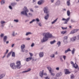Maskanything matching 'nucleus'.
<instances>
[{
    "mask_svg": "<svg viewBox=\"0 0 79 79\" xmlns=\"http://www.w3.org/2000/svg\"><path fill=\"white\" fill-rule=\"evenodd\" d=\"M43 75H44V76H46V75H47V73H43Z\"/></svg>",
    "mask_w": 79,
    "mask_h": 79,
    "instance_id": "nucleus-62",
    "label": "nucleus"
},
{
    "mask_svg": "<svg viewBox=\"0 0 79 79\" xmlns=\"http://www.w3.org/2000/svg\"><path fill=\"white\" fill-rule=\"evenodd\" d=\"M29 54L30 55L31 57H32V56H33V54L31 53H29Z\"/></svg>",
    "mask_w": 79,
    "mask_h": 79,
    "instance_id": "nucleus-49",
    "label": "nucleus"
},
{
    "mask_svg": "<svg viewBox=\"0 0 79 79\" xmlns=\"http://www.w3.org/2000/svg\"><path fill=\"white\" fill-rule=\"evenodd\" d=\"M34 43H32L31 45V47H34Z\"/></svg>",
    "mask_w": 79,
    "mask_h": 79,
    "instance_id": "nucleus-50",
    "label": "nucleus"
},
{
    "mask_svg": "<svg viewBox=\"0 0 79 79\" xmlns=\"http://www.w3.org/2000/svg\"><path fill=\"white\" fill-rule=\"evenodd\" d=\"M28 15L30 16H32V14L31 13H29Z\"/></svg>",
    "mask_w": 79,
    "mask_h": 79,
    "instance_id": "nucleus-56",
    "label": "nucleus"
},
{
    "mask_svg": "<svg viewBox=\"0 0 79 79\" xmlns=\"http://www.w3.org/2000/svg\"><path fill=\"white\" fill-rule=\"evenodd\" d=\"M56 5H60V1L58 0L55 3Z\"/></svg>",
    "mask_w": 79,
    "mask_h": 79,
    "instance_id": "nucleus-19",
    "label": "nucleus"
},
{
    "mask_svg": "<svg viewBox=\"0 0 79 79\" xmlns=\"http://www.w3.org/2000/svg\"><path fill=\"white\" fill-rule=\"evenodd\" d=\"M76 40H79V35H77L76 37Z\"/></svg>",
    "mask_w": 79,
    "mask_h": 79,
    "instance_id": "nucleus-43",
    "label": "nucleus"
},
{
    "mask_svg": "<svg viewBox=\"0 0 79 79\" xmlns=\"http://www.w3.org/2000/svg\"><path fill=\"white\" fill-rule=\"evenodd\" d=\"M44 12L46 14H49V11H48V7H45L44 9Z\"/></svg>",
    "mask_w": 79,
    "mask_h": 79,
    "instance_id": "nucleus-7",
    "label": "nucleus"
},
{
    "mask_svg": "<svg viewBox=\"0 0 79 79\" xmlns=\"http://www.w3.org/2000/svg\"><path fill=\"white\" fill-rule=\"evenodd\" d=\"M6 40H7V36H5L3 38V40L4 42H5Z\"/></svg>",
    "mask_w": 79,
    "mask_h": 79,
    "instance_id": "nucleus-20",
    "label": "nucleus"
},
{
    "mask_svg": "<svg viewBox=\"0 0 79 79\" xmlns=\"http://www.w3.org/2000/svg\"><path fill=\"white\" fill-rule=\"evenodd\" d=\"M31 38H27L25 39L26 40H30Z\"/></svg>",
    "mask_w": 79,
    "mask_h": 79,
    "instance_id": "nucleus-40",
    "label": "nucleus"
},
{
    "mask_svg": "<svg viewBox=\"0 0 79 79\" xmlns=\"http://www.w3.org/2000/svg\"><path fill=\"white\" fill-rule=\"evenodd\" d=\"M46 79H50V78H49L48 77H45Z\"/></svg>",
    "mask_w": 79,
    "mask_h": 79,
    "instance_id": "nucleus-64",
    "label": "nucleus"
},
{
    "mask_svg": "<svg viewBox=\"0 0 79 79\" xmlns=\"http://www.w3.org/2000/svg\"><path fill=\"white\" fill-rule=\"evenodd\" d=\"M46 15H47L45 17L44 19H45L47 20L48 18L49 15H48V14H46Z\"/></svg>",
    "mask_w": 79,
    "mask_h": 79,
    "instance_id": "nucleus-21",
    "label": "nucleus"
},
{
    "mask_svg": "<svg viewBox=\"0 0 79 79\" xmlns=\"http://www.w3.org/2000/svg\"><path fill=\"white\" fill-rule=\"evenodd\" d=\"M5 3V0H2L1 2V3L2 5H3V4H4Z\"/></svg>",
    "mask_w": 79,
    "mask_h": 79,
    "instance_id": "nucleus-30",
    "label": "nucleus"
},
{
    "mask_svg": "<svg viewBox=\"0 0 79 79\" xmlns=\"http://www.w3.org/2000/svg\"><path fill=\"white\" fill-rule=\"evenodd\" d=\"M9 9H10V10H12V9H13V8L11 6H9Z\"/></svg>",
    "mask_w": 79,
    "mask_h": 79,
    "instance_id": "nucleus-45",
    "label": "nucleus"
},
{
    "mask_svg": "<svg viewBox=\"0 0 79 79\" xmlns=\"http://www.w3.org/2000/svg\"><path fill=\"white\" fill-rule=\"evenodd\" d=\"M71 22L72 23H74V20H71Z\"/></svg>",
    "mask_w": 79,
    "mask_h": 79,
    "instance_id": "nucleus-61",
    "label": "nucleus"
},
{
    "mask_svg": "<svg viewBox=\"0 0 79 79\" xmlns=\"http://www.w3.org/2000/svg\"><path fill=\"white\" fill-rule=\"evenodd\" d=\"M63 42L64 44H68V41L66 40H63Z\"/></svg>",
    "mask_w": 79,
    "mask_h": 79,
    "instance_id": "nucleus-27",
    "label": "nucleus"
},
{
    "mask_svg": "<svg viewBox=\"0 0 79 79\" xmlns=\"http://www.w3.org/2000/svg\"><path fill=\"white\" fill-rule=\"evenodd\" d=\"M60 60L61 61H63V59H62L61 58H60Z\"/></svg>",
    "mask_w": 79,
    "mask_h": 79,
    "instance_id": "nucleus-63",
    "label": "nucleus"
},
{
    "mask_svg": "<svg viewBox=\"0 0 79 79\" xmlns=\"http://www.w3.org/2000/svg\"><path fill=\"white\" fill-rule=\"evenodd\" d=\"M67 4L68 6H69L70 5V1H67Z\"/></svg>",
    "mask_w": 79,
    "mask_h": 79,
    "instance_id": "nucleus-36",
    "label": "nucleus"
},
{
    "mask_svg": "<svg viewBox=\"0 0 79 79\" xmlns=\"http://www.w3.org/2000/svg\"><path fill=\"white\" fill-rule=\"evenodd\" d=\"M64 40H67V39H68V37L67 36H64Z\"/></svg>",
    "mask_w": 79,
    "mask_h": 79,
    "instance_id": "nucleus-41",
    "label": "nucleus"
},
{
    "mask_svg": "<svg viewBox=\"0 0 79 79\" xmlns=\"http://www.w3.org/2000/svg\"><path fill=\"white\" fill-rule=\"evenodd\" d=\"M50 57H51V58H55V54H51L50 56Z\"/></svg>",
    "mask_w": 79,
    "mask_h": 79,
    "instance_id": "nucleus-23",
    "label": "nucleus"
},
{
    "mask_svg": "<svg viewBox=\"0 0 79 79\" xmlns=\"http://www.w3.org/2000/svg\"><path fill=\"white\" fill-rule=\"evenodd\" d=\"M32 59V57H28L26 58L25 59V60L27 62H28V61H30V60H31Z\"/></svg>",
    "mask_w": 79,
    "mask_h": 79,
    "instance_id": "nucleus-13",
    "label": "nucleus"
},
{
    "mask_svg": "<svg viewBox=\"0 0 79 79\" xmlns=\"http://www.w3.org/2000/svg\"><path fill=\"white\" fill-rule=\"evenodd\" d=\"M71 79H73L74 78V76L73 75H72L71 76Z\"/></svg>",
    "mask_w": 79,
    "mask_h": 79,
    "instance_id": "nucleus-44",
    "label": "nucleus"
},
{
    "mask_svg": "<svg viewBox=\"0 0 79 79\" xmlns=\"http://www.w3.org/2000/svg\"><path fill=\"white\" fill-rule=\"evenodd\" d=\"M12 52L11 51L8 54L7 56V58H9V57H10V55H11V53H12Z\"/></svg>",
    "mask_w": 79,
    "mask_h": 79,
    "instance_id": "nucleus-26",
    "label": "nucleus"
},
{
    "mask_svg": "<svg viewBox=\"0 0 79 79\" xmlns=\"http://www.w3.org/2000/svg\"><path fill=\"white\" fill-rule=\"evenodd\" d=\"M16 35H18V33H17V32H16L15 31L13 32L12 33V35L13 36H16Z\"/></svg>",
    "mask_w": 79,
    "mask_h": 79,
    "instance_id": "nucleus-17",
    "label": "nucleus"
},
{
    "mask_svg": "<svg viewBox=\"0 0 79 79\" xmlns=\"http://www.w3.org/2000/svg\"><path fill=\"white\" fill-rule=\"evenodd\" d=\"M44 52H40L39 54V56L40 58H42L44 56Z\"/></svg>",
    "mask_w": 79,
    "mask_h": 79,
    "instance_id": "nucleus-15",
    "label": "nucleus"
},
{
    "mask_svg": "<svg viewBox=\"0 0 79 79\" xmlns=\"http://www.w3.org/2000/svg\"><path fill=\"white\" fill-rule=\"evenodd\" d=\"M27 71H23L22 72V73H27Z\"/></svg>",
    "mask_w": 79,
    "mask_h": 79,
    "instance_id": "nucleus-57",
    "label": "nucleus"
},
{
    "mask_svg": "<svg viewBox=\"0 0 79 79\" xmlns=\"http://www.w3.org/2000/svg\"><path fill=\"white\" fill-rule=\"evenodd\" d=\"M63 58L64 60H66V56H63Z\"/></svg>",
    "mask_w": 79,
    "mask_h": 79,
    "instance_id": "nucleus-46",
    "label": "nucleus"
},
{
    "mask_svg": "<svg viewBox=\"0 0 79 79\" xmlns=\"http://www.w3.org/2000/svg\"><path fill=\"white\" fill-rule=\"evenodd\" d=\"M31 70V69H27V72H29V71H30Z\"/></svg>",
    "mask_w": 79,
    "mask_h": 79,
    "instance_id": "nucleus-54",
    "label": "nucleus"
},
{
    "mask_svg": "<svg viewBox=\"0 0 79 79\" xmlns=\"http://www.w3.org/2000/svg\"><path fill=\"white\" fill-rule=\"evenodd\" d=\"M66 33V31H63L61 32V34H64L65 33Z\"/></svg>",
    "mask_w": 79,
    "mask_h": 79,
    "instance_id": "nucleus-35",
    "label": "nucleus"
},
{
    "mask_svg": "<svg viewBox=\"0 0 79 79\" xmlns=\"http://www.w3.org/2000/svg\"><path fill=\"white\" fill-rule=\"evenodd\" d=\"M64 71L65 74H69L71 73V72L69 71L68 69H65Z\"/></svg>",
    "mask_w": 79,
    "mask_h": 79,
    "instance_id": "nucleus-10",
    "label": "nucleus"
},
{
    "mask_svg": "<svg viewBox=\"0 0 79 79\" xmlns=\"http://www.w3.org/2000/svg\"><path fill=\"white\" fill-rule=\"evenodd\" d=\"M16 64H17L16 67L17 69H20L21 68V61H18L16 62Z\"/></svg>",
    "mask_w": 79,
    "mask_h": 79,
    "instance_id": "nucleus-3",
    "label": "nucleus"
},
{
    "mask_svg": "<svg viewBox=\"0 0 79 79\" xmlns=\"http://www.w3.org/2000/svg\"><path fill=\"white\" fill-rule=\"evenodd\" d=\"M35 21V19H33L30 22V24L32 23L33 22H34Z\"/></svg>",
    "mask_w": 79,
    "mask_h": 79,
    "instance_id": "nucleus-39",
    "label": "nucleus"
},
{
    "mask_svg": "<svg viewBox=\"0 0 79 79\" xmlns=\"http://www.w3.org/2000/svg\"><path fill=\"white\" fill-rule=\"evenodd\" d=\"M71 51V50H70V49L68 48L67 50H66L65 51V53H68V52H70Z\"/></svg>",
    "mask_w": 79,
    "mask_h": 79,
    "instance_id": "nucleus-29",
    "label": "nucleus"
},
{
    "mask_svg": "<svg viewBox=\"0 0 79 79\" xmlns=\"http://www.w3.org/2000/svg\"><path fill=\"white\" fill-rule=\"evenodd\" d=\"M62 75V73L61 72H59L56 74V76L57 77H60V76H61Z\"/></svg>",
    "mask_w": 79,
    "mask_h": 79,
    "instance_id": "nucleus-16",
    "label": "nucleus"
},
{
    "mask_svg": "<svg viewBox=\"0 0 79 79\" xmlns=\"http://www.w3.org/2000/svg\"><path fill=\"white\" fill-rule=\"evenodd\" d=\"M43 35L44 37L43 38V39L41 40V42L42 43L47 41L48 39H54L55 38V36L52 35V34L49 32L44 33H43Z\"/></svg>",
    "mask_w": 79,
    "mask_h": 79,
    "instance_id": "nucleus-1",
    "label": "nucleus"
},
{
    "mask_svg": "<svg viewBox=\"0 0 79 79\" xmlns=\"http://www.w3.org/2000/svg\"><path fill=\"white\" fill-rule=\"evenodd\" d=\"M44 74V70L40 71V76L41 77H43V75Z\"/></svg>",
    "mask_w": 79,
    "mask_h": 79,
    "instance_id": "nucleus-14",
    "label": "nucleus"
},
{
    "mask_svg": "<svg viewBox=\"0 0 79 79\" xmlns=\"http://www.w3.org/2000/svg\"><path fill=\"white\" fill-rule=\"evenodd\" d=\"M12 56H13V57H15V53L14 52H12Z\"/></svg>",
    "mask_w": 79,
    "mask_h": 79,
    "instance_id": "nucleus-31",
    "label": "nucleus"
},
{
    "mask_svg": "<svg viewBox=\"0 0 79 79\" xmlns=\"http://www.w3.org/2000/svg\"><path fill=\"white\" fill-rule=\"evenodd\" d=\"M0 23L2 27H4V26H5V23H6V22L2 20L1 21Z\"/></svg>",
    "mask_w": 79,
    "mask_h": 79,
    "instance_id": "nucleus-9",
    "label": "nucleus"
},
{
    "mask_svg": "<svg viewBox=\"0 0 79 79\" xmlns=\"http://www.w3.org/2000/svg\"><path fill=\"white\" fill-rule=\"evenodd\" d=\"M57 19H56L55 20L53 21L52 23V24L55 23H56V21H57Z\"/></svg>",
    "mask_w": 79,
    "mask_h": 79,
    "instance_id": "nucleus-34",
    "label": "nucleus"
},
{
    "mask_svg": "<svg viewBox=\"0 0 79 79\" xmlns=\"http://www.w3.org/2000/svg\"><path fill=\"white\" fill-rule=\"evenodd\" d=\"M47 68L49 70L50 73L52 72V69L50 67H47Z\"/></svg>",
    "mask_w": 79,
    "mask_h": 79,
    "instance_id": "nucleus-22",
    "label": "nucleus"
},
{
    "mask_svg": "<svg viewBox=\"0 0 79 79\" xmlns=\"http://www.w3.org/2000/svg\"><path fill=\"white\" fill-rule=\"evenodd\" d=\"M24 8H25L24 10L22 11L21 12V14L22 15H25V16H27V13L29 12V10L27 9V7L26 6H25Z\"/></svg>",
    "mask_w": 79,
    "mask_h": 79,
    "instance_id": "nucleus-2",
    "label": "nucleus"
},
{
    "mask_svg": "<svg viewBox=\"0 0 79 79\" xmlns=\"http://www.w3.org/2000/svg\"><path fill=\"white\" fill-rule=\"evenodd\" d=\"M56 70H57V71H58L60 69V67H57L56 68Z\"/></svg>",
    "mask_w": 79,
    "mask_h": 79,
    "instance_id": "nucleus-53",
    "label": "nucleus"
},
{
    "mask_svg": "<svg viewBox=\"0 0 79 79\" xmlns=\"http://www.w3.org/2000/svg\"><path fill=\"white\" fill-rule=\"evenodd\" d=\"M15 46V44H12V47H13Z\"/></svg>",
    "mask_w": 79,
    "mask_h": 79,
    "instance_id": "nucleus-59",
    "label": "nucleus"
},
{
    "mask_svg": "<svg viewBox=\"0 0 79 79\" xmlns=\"http://www.w3.org/2000/svg\"><path fill=\"white\" fill-rule=\"evenodd\" d=\"M10 66L11 67L12 69H15L16 68V66L15 65V64L14 63H11L10 64Z\"/></svg>",
    "mask_w": 79,
    "mask_h": 79,
    "instance_id": "nucleus-4",
    "label": "nucleus"
},
{
    "mask_svg": "<svg viewBox=\"0 0 79 79\" xmlns=\"http://www.w3.org/2000/svg\"><path fill=\"white\" fill-rule=\"evenodd\" d=\"M35 21H36L37 22H39V21L40 20H39V19L38 18H36V19Z\"/></svg>",
    "mask_w": 79,
    "mask_h": 79,
    "instance_id": "nucleus-47",
    "label": "nucleus"
},
{
    "mask_svg": "<svg viewBox=\"0 0 79 79\" xmlns=\"http://www.w3.org/2000/svg\"><path fill=\"white\" fill-rule=\"evenodd\" d=\"M25 48V45L24 44H23L21 45V48L22 51L23 52H24V49Z\"/></svg>",
    "mask_w": 79,
    "mask_h": 79,
    "instance_id": "nucleus-11",
    "label": "nucleus"
},
{
    "mask_svg": "<svg viewBox=\"0 0 79 79\" xmlns=\"http://www.w3.org/2000/svg\"><path fill=\"white\" fill-rule=\"evenodd\" d=\"M57 44L58 45V47H60V45H61V42H60V41H58Z\"/></svg>",
    "mask_w": 79,
    "mask_h": 79,
    "instance_id": "nucleus-32",
    "label": "nucleus"
},
{
    "mask_svg": "<svg viewBox=\"0 0 79 79\" xmlns=\"http://www.w3.org/2000/svg\"><path fill=\"white\" fill-rule=\"evenodd\" d=\"M76 40V36H74L70 38V42H73Z\"/></svg>",
    "mask_w": 79,
    "mask_h": 79,
    "instance_id": "nucleus-5",
    "label": "nucleus"
},
{
    "mask_svg": "<svg viewBox=\"0 0 79 79\" xmlns=\"http://www.w3.org/2000/svg\"><path fill=\"white\" fill-rule=\"evenodd\" d=\"M71 64L73 65V66L74 65V62H73V61H71Z\"/></svg>",
    "mask_w": 79,
    "mask_h": 79,
    "instance_id": "nucleus-52",
    "label": "nucleus"
},
{
    "mask_svg": "<svg viewBox=\"0 0 79 79\" xmlns=\"http://www.w3.org/2000/svg\"><path fill=\"white\" fill-rule=\"evenodd\" d=\"M67 15L68 16H69L70 15V11L69 10H68L67 12Z\"/></svg>",
    "mask_w": 79,
    "mask_h": 79,
    "instance_id": "nucleus-33",
    "label": "nucleus"
},
{
    "mask_svg": "<svg viewBox=\"0 0 79 79\" xmlns=\"http://www.w3.org/2000/svg\"><path fill=\"white\" fill-rule=\"evenodd\" d=\"M50 73L51 76H54L55 75V73H52V72H51Z\"/></svg>",
    "mask_w": 79,
    "mask_h": 79,
    "instance_id": "nucleus-37",
    "label": "nucleus"
},
{
    "mask_svg": "<svg viewBox=\"0 0 79 79\" xmlns=\"http://www.w3.org/2000/svg\"><path fill=\"white\" fill-rule=\"evenodd\" d=\"M16 4V3H13L11 4V5L13 6H15Z\"/></svg>",
    "mask_w": 79,
    "mask_h": 79,
    "instance_id": "nucleus-28",
    "label": "nucleus"
},
{
    "mask_svg": "<svg viewBox=\"0 0 79 79\" xmlns=\"http://www.w3.org/2000/svg\"><path fill=\"white\" fill-rule=\"evenodd\" d=\"M51 1L52 3H53L54 2V0H51Z\"/></svg>",
    "mask_w": 79,
    "mask_h": 79,
    "instance_id": "nucleus-58",
    "label": "nucleus"
},
{
    "mask_svg": "<svg viewBox=\"0 0 79 79\" xmlns=\"http://www.w3.org/2000/svg\"><path fill=\"white\" fill-rule=\"evenodd\" d=\"M56 42V41L55 40H54L53 41H51L50 43L51 45H52V44H54Z\"/></svg>",
    "mask_w": 79,
    "mask_h": 79,
    "instance_id": "nucleus-25",
    "label": "nucleus"
},
{
    "mask_svg": "<svg viewBox=\"0 0 79 79\" xmlns=\"http://www.w3.org/2000/svg\"><path fill=\"white\" fill-rule=\"evenodd\" d=\"M75 52V50H74V49L72 51V54H74V52Z\"/></svg>",
    "mask_w": 79,
    "mask_h": 79,
    "instance_id": "nucleus-42",
    "label": "nucleus"
},
{
    "mask_svg": "<svg viewBox=\"0 0 79 79\" xmlns=\"http://www.w3.org/2000/svg\"><path fill=\"white\" fill-rule=\"evenodd\" d=\"M38 24H39V26L41 27L42 26V24L41 23H38Z\"/></svg>",
    "mask_w": 79,
    "mask_h": 79,
    "instance_id": "nucleus-55",
    "label": "nucleus"
},
{
    "mask_svg": "<svg viewBox=\"0 0 79 79\" xmlns=\"http://www.w3.org/2000/svg\"><path fill=\"white\" fill-rule=\"evenodd\" d=\"M32 34V33H31L30 32H28L26 33L25 35L27 36V35H31Z\"/></svg>",
    "mask_w": 79,
    "mask_h": 79,
    "instance_id": "nucleus-18",
    "label": "nucleus"
},
{
    "mask_svg": "<svg viewBox=\"0 0 79 79\" xmlns=\"http://www.w3.org/2000/svg\"><path fill=\"white\" fill-rule=\"evenodd\" d=\"M61 28L62 29L64 30V29H67V27H62Z\"/></svg>",
    "mask_w": 79,
    "mask_h": 79,
    "instance_id": "nucleus-51",
    "label": "nucleus"
},
{
    "mask_svg": "<svg viewBox=\"0 0 79 79\" xmlns=\"http://www.w3.org/2000/svg\"><path fill=\"white\" fill-rule=\"evenodd\" d=\"M69 19H70V17H69L67 19H65L64 18L62 19V20L63 21H65L64 23V24H67L68 23V22L69 21Z\"/></svg>",
    "mask_w": 79,
    "mask_h": 79,
    "instance_id": "nucleus-6",
    "label": "nucleus"
},
{
    "mask_svg": "<svg viewBox=\"0 0 79 79\" xmlns=\"http://www.w3.org/2000/svg\"><path fill=\"white\" fill-rule=\"evenodd\" d=\"M54 54H55V55H57L58 54V52H56L54 53Z\"/></svg>",
    "mask_w": 79,
    "mask_h": 79,
    "instance_id": "nucleus-60",
    "label": "nucleus"
},
{
    "mask_svg": "<svg viewBox=\"0 0 79 79\" xmlns=\"http://www.w3.org/2000/svg\"><path fill=\"white\" fill-rule=\"evenodd\" d=\"M79 31V29H75L71 31L70 32V34H73L74 33H76L77 32Z\"/></svg>",
    "mask_w": 79,
    "mask_h": 79,
    "instance_id": "nucleus-8",
    "label": "nucleus"
},
{
    "mask_svg": "<svg viewBox=\"0 0 79 79\" xmlns=\"http://www.w3.org/2000/svg\"><path fill=\"white\" fill-rule=\"evenodd\" d=\"M45 2V1L44 0H40L38 2V5H42V3H44Z\"/></svg>",
    "mask_w": 79,
    "mask_h": 79,
    "instance_id": "nucleus-12",
    "label": "nucleus"
},
{
    "mask_svg": "<svg viewBox=\"0 0 79 79\" xmlns=\"http://www.w3.org/2000/svg\"><path fill=\"white\" fill-rule=\"evenodd\" d=\"M14 22H15V23H18V22H19V20H18V19H14Z\"/></svg>",
    "mask_w": 79,
    "mask_h": 79,
    "instance_id": "nucleus-38",
    "label": "nucleus"
},
{
    "mask_svg": "<svg viewBox=\"0 0 79 79\" xmlns=\"http://www.w3.org/2000/svg\"><path fill=\"white\" fill-rule=\"evenodd\" d=\"M4 35H4V34L3 33L1 35V37H3Z\"/></svg>",
    "mask_w": 79,
    "mask_h": 79,
    "instance_id": "nucleus-48",
    "label": "nucleus"
},
{
    "mask_svg": "<svg viewBox=\"0 0 79 79\" xmlns=\"http://www.w3.org/2000/svg\"><path fill=\"white\" fill-rule=\"evenodd\" d=\"M73 66L76 69L78 68V66H77V65L76 64H75Z\"/></svg>",
    "mask_w": 79,
    "mask_h": 79,
    "instance_id": "nucleus-24",
    "label": "nucleus"
}]
</instances>
